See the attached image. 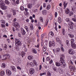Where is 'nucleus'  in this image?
<instances>
[{
  "label": "nucleus",
  "mask_w": 76,
  "mask_h": 76,
  "mask_svg": "<svg viewBox=\"0 0 76 76\" xmlns=\"http://www.w3.org/2000/svg\"><path fill=\"white\" fill-rule=\"evenodd\" d=\"M18 35L19 37H21V34L20 33H18Z\"/></svg>",
  "instance_id": "52"
},
{
  "label": "nucleus",
  "mask_w": 76,
  "mask_h": 76,
  "mask_svg": "<svg viewBox=\"0 0 76 76\" xmlns=\"http://www.w3.org/2000/svg\"><path fill=\"white\" fill-rule=\"evenodd\" d=\"M71 70H75V68L73 66L72 67V68H71Z\"/></svg>",
  "instance_id": "55"
},
{
  "label": "nucleus",
  "mask_w": 76,
  "mask_h": 76,
  "mask_svg": "<svg viewBox=\"0 0 76 76\" xmlns=\"http://www.w3.org/2000/svg\"><path fill=\"white\" fill-rule=\"evenodd\" d=\"M32 4H28V7L29 9H31V8L32 7Z\"/></svg>",
  "instance_id": "24"
},
{
  "label": "nucleus",
  "mask_w": 76,
  "mask_h": 76,
  "mask_svg": "<svg viewBox=\"0 0 76 76\" xmlns=\"http://www.w3.org/2000/svg\"><path fill=\"white\" fill-rule=\"evenodd\" d=\"M46 59L47 61H49V60H50V58H49L48 57H47L46 58Z\"/></svg>",
  "instance_id": "58"
},
{
  "label": "nucleus",
  "mask_w": 76,
  "mask_h": 76,
  "mask_svg": "<svg viewBox=\"0 0 76 76\" xmlns=\"http://www.w3.org/2000/svg\"><path fill=\"white\" fill-rule=\"evenodd\" d=\"M25 52L22 51L21 53V56H22V57H23V56H25Z\"/></svg>",
  "instance_id": "20"
},
{
  "label": "nucleus",
  "mask_w": 76,
  "mask_h": 76,
  "mask_svg": "<svg viewBox=\"0 0 76 76\" xmlns=\"http://www.w3.org/2000/svg\"><path fill=\"white\" fill-rule=\"evenodd\" d=\"M44 51H45L47 50V47L45 46H44L43 48Z\"/></svg>",
  "instance_id": "28"
},
{
  "label": "nucleus",
  "mask_w": 76,
  "mask_h": 76,
  "mask_svg": "<svg viewBox=\"0 0 76 76\" xmlns=\"http://www.w3.org/2000/svg\"><path fill=\"white\" fill-rule=\"evenodd\" d=\"M60 51V48H57L56 49V53H58V51Z\"/></svg>",
  "instance_id": "34"
},
{
  "label": "nucleus",
  "mask_w": 76,
  "mask_h": 76,
  "mask_svg": "<svg viewBox=\"0 0 76 76\" xmlns=\"http://www.w3.org/2000/svg\"><path fill=\"white\" fill-rule=\"evenodd\" d=\"M47 8L48 10H49L50 9V5H48L47 6Z\"/></svg>",
  "instance_id": "47"
},
{
  "label": "nucleus",
  "mask_w": 76,
  "mask_h": 76,
  "mask_svg": "<svg viewBox=\"0 0 76 76\" xmlns=\"http://www.w3.org/2000/svg\"><path fill=\"white\" fill-rule=\"evenodd\" d=\"M25 11H26V12H28V9L26 8L25 9Z\"/></svg>",
  "instance_id": "60"
},
{
  "label": "nucleus",
  "mask_w": 76,
  "mask_h": 76,
  "mask_svg": "<svg viewBox=\"0 0 76 76\" xmlns=\"http://www.w3.org/2000/svg\"><path fill=\"white\" fill-rule=\"evenodd\" d=\"M30 29L31 30H33L34 29V26H33V25L32 24H31L30 26Z\"/></svg>",
  "instance_id": "30"
},
{
  "label": "nucleus",
  "mask_w": 76,
  "mask_h": 76,
  "mask_svg": "<svg viewBox=\"0 0 76 76\" xmlns=\"http://www.w3.org/2000/svg\"><path fill=\"white\" fill-rule=\"evenodd\" d=\"M68 35L69 36V37L70 38H74V35L71 34H69Z\"/></svg>",
  "instance_id": "35"
},
{
  "label": "nucleus",
  "mask_w": 76,
  "mask_h": 76,
  "mask_svg": "<svg viewBox=\"0 0 76 76\" xmlns=\"http://www.w3.org/2000/svg\"><path fill=\"white\" fill-rule=\"evenodd\" d=\"M15 45L17 47L18 46H19L21 44V42H20L19 39H15Z\"/></svg>",
  "instance_id": "5"
},
{
  "label": "nucleus",
  "mask_w": 76,
  "mask_h": 76,
  "mask_svg": "<svg viewBox=\"0 0 76 76\" xmlns=\"http://www.w3.org/2000/svg\"><path fill=\"white\" fill-rule=\"evenodd\" d=\"M62 32L63 35H65V30L64 28L63 29Z\"/></svg>",
  "instance_id": "37"
},
{
  "label": "nucleus",
  "mask_w": 76,
  "mask_h": 76,
  "mask_svg": "<svg viewBox=\"0 0 76 76\" xmlns=\"http://www.w3.org/2000/svg\"><path fill=\"white\" fill-rule=\"evenodd\" d=\"M17 68L18 69H19V70H20L21 69V68L19 66H18L17 67Z\"/></svg>",
  "instance_id": "57"
},
{
  "label": "nucleus",
  "mask_w": 76,
  "mask_h": 76,
  "mask_svg": "<svg viewBox=\"0 0 76 76\" xmlns=\"http://www.w3.org/2000/svg\"><path fill=\"white\" fill-rule=\"evenodd\" d=\"M11 2V1L10 0H6L5 1V2L6 3V4H10V2Z\"/></svg>",
  "instance_id": "14"
},
{
  "label": "nucleus",
  "mask_w": 76,
  "mask_h": 76,
  "mask_svg": "<svg viewBox=\"0 0 76 76\" xmlns=\"http://www.w3.org/2000/svg\"><path fill=\"white\" fill-rule=\"evenodd\" d=\"M74 18H72V20L73 21H74V22H76V16H74Z\"/></svg>",
  "instance_id": "23"
},
{
  "label": "nucleus",
  "mask_w": 76,
  "mask_h": 76,
  "mask_svg": "<svg viewBox=\"0 0 76 76\" xmlns=\"http://www.w3.org/2000/svg\"><path fill=\"white\" fill-rule=\"evenodd\" d=\"M1 22L2 23H4H4H5V21H4V20H1Z\"/></svg>",
  "instance_id": "46"
},
{
  "label": "nucleus",
  "mask_w": 76,
  "mask_h": 76,
  "mask_svg": "<svg viewBox=\"0 0 76 76\" xmlns=\"http://www.w3.org/2000/svg\"><path fill=\"white\" fill-rule=\"evenodd\" d=\"M55 17H56H56H57V12H55Z\"/></svg>",
  "instance_id": "50"
},
{
  "label": "nucleus",
  "mask_w": 76,
  "mask_h": 76,
  "mask_svg": "<svg viewBox=\"0 0 76 76\" xmlns=\"http://www.w3.org/2000/svg\"><path fill=\"white\" fill-rule=\"evenodd\" d=\"M42 14L43 15H47V11L45 10L42 11Z\"/></svg>",
  "instance_id": "22"
},
{
  "label": "nucleus",
  "mask_w": 76,
  "mask_h": 76,
  "mask_svg": "<svg viewBox=\"0 0 76 76\" xmlns=\"http://www.w3.org/2000/svg\"><path fill=\"white\" fill-rule=\"evenodd\" d=\"M66 42L67 45H68L69 44V40H66Z\"/></svg>",
  "instance_id": "45"
},
{
  "label": "nucleus",
  "mask_w": 76,
  "mask_h": 76,
  "mask_svg": "<svg viewBox=\"0 0 76 76\" xmlns=\"http://www.w3.org/2000/svg\"><path fill=\"white\" fill-rule=\"evenodd\" d=\"M67 3H66V1H64L63 4V5L64 6V9H66V7L67 6Z\"/></svg>",
  "instance_id": "16"
},
{
  "label": "nucleus",
  "mask_w": 76,
  "mask_h": 76,
  "mask_svg": "<svg viewBox=\"0 0 76 76\" xmlns=\"http://www.w3.org/2000/svg\"><path fill=\"white\" fill-rule=\"evenodd\" d=\"M7 16V17H8V18H11V17H12V15L11 14H8Z\"/></svg>",
  "instance_id": "43"
},
{
  "label": "nucleus",
  "mask_w": 76,
  "mask_h": 76,
  "mask_svg": "<svg viewBox=\"0 0 76 76\" xmlns=\"http://www.w3.org/2000/svg\"><path fill=\"white\" fill-rule=\"evenodd\" d=\"M11 69L12 70V71L14 72H16L15 66H11Z\"/></svg>",
  "instance_id": "11"
},
{
  "label": "nucleus",
  "mask_w": 76,
  "mask_h": 76,
  "mask_svg": "<svg viewBox=\"0 0 76 76\" xmlns=\"http://www.w3.org/2000/svg\"><path fill=\"white\" fill-rule=\"evenodd\" d=\"M48 20H49L48 19H47L46 20V23H48Z\"/></svg>",
  "instance_id": "59"
},
{
  "label": "nucleus",
  "mask_w": 76,
  "mask_h": 76,
  "mask_svg": "<svg viewBox=\"0 0 76 76\" xmlns=\"http://www.w3.org/2000/svg\"><path fill=\"white\" fill-rule=\"evenodd\" d=\"M56 45V43L54 41H49V45L50 47H51L52 46L54 47Z\"/></svg>",
  "instance_id": "6"
},
{
  "label": "nucleus",
  "mask_w": 76,
  "mask_h": 76,
  "mask_svg": "<svg viewBox=\"0 0 76 76\" xmlns=\"http://www.w3.org/2000/svg\"><path fill=\"white\" fill-rule=\"evenodd\" d=\"M70 12V11L68 9H67L66 10H65V13L66 14H69V13Z\"/></svg>",
  "instance_id": "26"
},
{
  "label": "nucleus",
  "mask_w": 76,
  "mask_h": 76,
  "mask_svg": "<svg viewBox=\"0 0 76 76\" xmlns=\"http://www.w3.org/2000/svg\"><path fill=\"white\" fill-rule=\"evenodd\" d=\"M70 23V24H69L70 25L69 28L71 29H73V26L74 25V24L72 22H71Z\"/></svg>",
  "instance_id": "9"
},
{
  "label": "nucleus",
  "mask_w": 76,
  "mask_h": 76,
  "mask_svg": "<svg viewBox=\"0 0 76 76\" xmlns=\"http://www.w3.org/2000/svg\"><path fill=\"white\" fill-rule=\"evenodd\" d=\"M42 68V66H41V65H40L39 66V70H41V68Z\"/></svg>",
  "instance_id": "51"
},
{
  "label": "nucleus",
  "mask_w": 76,
  "mask_h": 76,
  "mask_svg": "<svg viewBox=\"0 0 76 76\" xmlns=\"http://www.w3.org/2000/svg\"><path fill=\"white\" fill-rule=\"evenodd\" d=\"M66 20L67 22H69V24H70V22H70V19L69 18H67L66 19Z\"/></svg>",
  "instance_id": "17"
},
{
  "label": "nucleus",
  "mask_w": 76,
  "mask_h": 76,
  "mask_svg": "<svg viewBox=\"0 0 76 76\" xmlns=\"http://www.w3.org/2000/svg\"><path fill=\"white\" fill-rule=\"evenodd\" d=\"M32 51L33 53H34V54H37V50L34 49H32Z\"/></svg>",
  "instance_id": "27"
},
{
  "label": "nucleus",
  "mask_w": 76,
  "mask_h": 76,
  "mask_svg": "<svg viewBox=\"0 0 76 76\" xmlns=\"http://www.w3.org/2000/svg\"><path fill=\"white\" fill-rule=\"evenodd\" d=\"M68 53L69 54L71 55H73L74 54V52H73V49H70L68 50Z\"/></svg>",
  "instance_id": "7"
},
{
  "label": "nucleus",
  "mask_w": 76,
  "mask_h": 76,
  "mask_svg": "<svg viewBox=\"0 0 76 76\" xmlns=\"http://www.w3.org/2000/svg\"><path fill=\"white\" fill-rule=\"evenodd\" d=\"M3 37H4L5 38H7V36L6 35H3Z\"/></svg>",
  "instance_id": "63"
},
{
  "label": "nucleus",
  "mask_w": 76,
  "mask_h": 76,
  "mask_svg": "<svg viewBox=\"0 0 76 76\" xmlns=\"http://www.w3.org/2000/svg\"><path fill=\"white\" fill-rule=\"evenodd\" d=\"M6 72L7 74L8 75V76H10L11 75V74H12L11 71L9 70H6Z\"/></svg>",
  "instance_id": "12"
},
{
  "label": "nucleus",
  "mask_w": 76,
  "mask_h": 76,
  "mask_svg": "<svg viewBox=\"0 0 76 76\" xmlns=\"http://www.w3.org/2000/svg\"><path fill=\"white\" fill-rule=\"evenodd\" d=\"M53 70H54V71H56V70H57V68H56V67H55L54 66H53Z\"/></svg>",
  "instance_id": "41"
},
{
  "label": "nucleus",
  "mask_w": 76,
  "mask_h": 76,
  "mask_svg": "<svg viewBox=\"0 0 76 76\" xmlns=\"http://www.w3.org/2000/svg\"><path fill=\"white\" fill-rule=\"evenodd\" d=\"M63 58V55H62V56L61 57L60 60L59 62H56V66L58 67H60L61 66V61L62 60V58Z\"/></svg>",
  "instance_id": "4"
},
{
  "label": "nucleus",
  "mask_w": 76,
  "mask_h": 76,
  "mask_svg": "<svg viewBox=\"0 0 76 76\" xmlns=\"http://www.w3.org/2000/svg\"><path fill=\"white\" fill-rule=\"evenodd\" d=\"M55 29L56 31H57V26H56L55 27Z\"/></svg>",
  "instance_id": "56"
},
{
  "label": "nucleus",
  "mask_w": 76,
  "mask_h": 76,
  "mask_svg": "<svg viewBox=\"0 0 76 76\" xmlns=\"http://www.w3.org/2000/svg\"><path fill=\"white\" fill-rule=\"evenodd\" d=\"M1 27H2V28L5 27V25H4V24H1Z\"/></svg>",
  "instance_id": "54"
},
{
  "label": "nucleus",
  "mask_w": 76,
  "mask_h": 76,
  "mask_svg": "<svg viewBox=\"0 0 76 76\" xmlns=\"http://www.w3.org/2000/svg\"><path fill=\"white\" fill-rule=\"evenodd\" d=\"M75 41V40L74 39H71V44L74 43V42Z\"/></svg>",
  "instance_id": "40"
},
{
  "label": "nucleus",
  "mask_w": 76,
  "mask_h": 76,
  "mask_svg": "<svg viewBox=\"0 0 76 76\" xmlns=\"http://www.w3.org/2000/svg\"><path fill=\"white\" fill-rule=\"evenodd\" d=\"M19 0H17L16 1V3H17V4H18L19 3Z\"/></svg>",
  "instance_id": "61"
},
{
  "label": "nucleus",
  "mask_w": 76,
  "mask_h": 76,
  "mask_svg": "<svg viewBox=\"0 0 76 76\" xmlns=\"http://www.w3.org/2000/svg\"><path fill=\"white\" fill-rule=\"evenodd\" d=\"M28 60H33V59H34V58L32 56H28Z\"/></svg>",
  "instance_id": "18"
},
{
  "label": "nucleus",
  "mask_w": 76,
  "mask_h": 76,
  "mask_svg": "<svg viewBox=\"0 0 76 76\" xmlns=\"http://www.w3.org/2000/svg\"><path fill=\"white\" fill-rule=\"evenodd\" d=\"M40 5L39 4H37V7H38Z\"/></svg>",
  "instance_id": "62"
},
{
  "label": "nucleus",
  "mask_w": 76,
  "mask_h": 76,
  "mask_svg": "<svg viewBox=\"0 0 76 76\" xmlns=\"http://www.w3.org/2000/svg\"><path fill=\"white\" fill-rule=\"evenodd\" d=\"M69 15L70 16H72L73 15V12H71L69 13Z\"/></svg>",
  "instance_id": "42"
},
{
  "label": "nucleus",
  "mask_w": 76,
  "mask_h": 76,
  "mask_svg": "<svg viewBox=\"0 0 76 76\" xmlns=\"http://www.w3.org/2000/svg\"><path fill=\"white\" fill-rule=\"evenodd\" d=\"M58 70H59V72L60 73H61L62 72H63V70L61 69L60 68H59L58 69Z\"/></svg>",
  "instance_id": "25"
},
{
  "label": "nucleus",
  "mask_w": 76,
  "mask_h": 76,
  "mask_svg": "<svg viewBox=\"0 0 76 76\" xmlns=\"http://www.w3.org/2000/svg\"><path fill=\"white\" fill-rule=\"evenodd\" d=\"M61 50L63 52L64 51V48H63L62 47H61Z\"/></svg>",
  "instance_id": "53"
},
{
  "label": "nucleus",
  "mask_w": 76,
  "mask_h": 76,
  "mask_svg": "<svg viewBox=\"0 0 76 76\" xmlns=\"http://www.w3.org/2000/svg\"><path fill=\"white\" fill-rule=\"evenodd\" d=\"M44 35L43 34H42L41 35V41H43V39H43V38H44Z\"/></svg>",
  "instance_id": "38"
},
{
  "label": "nucleus",
  "mask_w": 76,
  "mask_h": 76,
  "mask_svg": "<svg viewBox=\"0 0 76 76\" xmlns=\"http://www.w3.org/2000/svg\"><path fill=\"white\" fill-rule=\"evenodd\" d=\"M12 10V13H13V15L15 16L16 15V11L15 10Z\"/></svg>",
  "instance_id": "29"
},
{
  "label": "nucleus",
  "mask_w": 76,
  "mask_h": 76,
  "mask_svg": "<svg viewBox=\"0 0 76 76\" xmlns=\"http://www.w3.org/2000/svg\"><path fill=\"white\" fill-rule=\"evenodd\" d=\"M56 40L57 42H59L60 44H61V41L60 40V39L58 38H56Z\"/></svg>",
  "instance_id": "15"
},
{
  "label": "nucleus",
  "mask_w": 76,
  "mask_h": 76,
  "mask_svg": "<svg viewBox=\"0 0 76 76\" xmlns=\"http://www.w3.org/2000/svg\"><path fill=\"white\" fill-rule=\"evenodd\" d=\"M20 9L21 10H24L25 8L23 6H21L20 7Z\"/></svg>",
  "instance_id": "31"
},
{
  "label": "nucleus",
  "mask_w": 76,
  "mask_h": 76,
  "mask_svg": "<svg viewBox=\"0 0 76 76\" xmlns=\"http://www.w3.org/2000/svg\"><path fill=\"white\" fill-rule=\"evenodd\" d=\"M7 46L6 45H4V50H6L7 49Z\"/></svg>",
  "instance_id": "39"
},
{
  "label": "nucleus",
  "mask_w": 76,
  "mask_h": 76,
  "mask_svg": "<svg viewBox=\"0 0 76 76\" xmlns=\"http://www.w3.org/2000/svg\"><path fill=\"white\" fill-rule=\"evenodd\" d=\"M35 70L33 68H31L29 70V73L31 75H33L34 73Z\"/></svg>",
  "instance_id": "10"
},
{
  "label": "nucleus",
  "mask_w": 76,
  "mask_h": 76,
  "mask_svg": "<svg viewBox=\"0 0 76 76\" xmlns=\"http://www.w3.org/2000/svg\"><path fill=\"white\" fill-rule=\"evenodd\" d=\"M50 20H52V19H53V16H52V15H50Z\"/></svg>",
  "instance_id": "49"
},
{
  "label": "nucleus",
  "mask_w": 76,
  "mask_h": 76,
  "mask_svg": "<svg viewBox=\"0 0 76 76\" xmlns=\"http://www.w3.org/2000/svg\"><path fill=\"white\" fill-rule=\"evenodd\" d=\"M13 25L15 26L16 28H18L19 27V25L17 23H13Z\"/></svg>",
  "instance_id": "8"
},
{
  "label": "nucleus",
  "mask_w": 76,
  "mask_h": 76,
  "mask_svg": "<svg viewBox=\"0 0 76 76\" xmlns=\"http://www.w3.org/2000/svg\"><path fill=\"white\" fill-rule=\"evenodd\" d=\"M16 18H15L14 19L13 21L14 22H16Z\"/></svg>",
  "instance_id": "64"
},
{
  "label": "nucleus",
  "mask_w": 76,
  "mask_h": 76,
  "mask_svg": "<svg viewBox=\"0 0 76 76\" xmlns=\"http://www.w3.org/2000/svg\"><path fill=\"white\" fill-rule=\"evenodd\" d=\"M40 20L41 22H43V19H42V17H40Z\"/></svg>",
  "instance_id": "48"
},
{
  "label": "nucleus",
  "mask_w": 76,
  "mask_h": 76,
  "mask_svg": "<svg viewBox=\"0 0 76 76\" xmlns=\"http://www.w3.org/2000/svg\"><path fill=\"white\" fill-rule=\"evenodd\" d=\"M25 28L26 29L27 32H28L29 31V29L28 28V27H27V26H26L25 27Z\"/></svg>",
  "instance_id": "32"
},
{
  "label": "nucleus",
  "mask_w": 76,
  "mask_h": 76,
  "mask_svg": "<svg viewBox=\"0 0 76 76\" xmlns=\"http://www.w3.org/2000/svg\"><path fill=\"white\" fill-rule=\"evenodd\" d=\"M71 45L72 47V48H74V49L76 48V45L75 43H71Z\"/></svg>",
  "instance_id": "13"
},
{
  "label": "nucleus",
  "mask_w": 76,
  "mask_h": 76,
  "mask_svg": "<svg viewBox=\"0 0 76 76\" xmlns=\"http://www.w3.org/2000/svg\"><path fill=\"white\" fill-rule=\"evenodd\" d=\"M4 75V71H2L1 72V76H3V75Z\"/></svg>",
  "instance_id": "36"
},
{
  "label": "nucleus",
  "mask_w": 76,
  "mask_h": 76,
  "mask_svg": "<svg viewBox=\"0 0 76 76\" xmlns=\"http://www.w3.org/2000/svg\"><path fill=\"white\" fill-rule=\"evenodd\" d=\"M4 60L8 59L9 60H10V55L9 54H6L3 56Z\"/></svg>",
  "instance_id": "3"
},
{
  "label": "nucleus",
  "mask_w": 76,
  "mask_h": 76,
  "mask_svg": "<svg viewBox=\"0 0 76 76\" xmlns=\"http://www.w3.org/2000/svg\"><path fill=\"white\" fill-rule=\"evenodd\" d=\"M48 76H51V74L49 72H47Z\"/></svg>",
  "instance_id": "33"
},
{
  "label": "nucleus",
  "mask_w": 76,
  "mask_h": 76,
  "mask_svg": "<svg viewBox=\"0 0 76 76\" xmlns=\"http://www.w3.org/2000/svg\"><path fill=\"white\" fill-rule=\"evenodd\" d=\"M0 7L2 10H5L7 9V7L5 6L4 2H1V3H0Z\"/></svg>",
  "instance_id": "2"
},
{
  "label": "nucleus",
  "mask_w": 76,
  "mask_h": 76,
  "mask_svg": "<svg viewBox=\"0 0 76 76\" xmlns=\"http://www.w3.org/2000/svg\"><path fill=\"white\" fill-rule=\"evenodd\" d=\"M21 33L23 35H25V34H26V32H25V31L24 29H23V31H21Z\"/></svg>",
  "instance_id": "21"
},
{
  "label": "nucleus",
  "mask_w": 76,
  "mask_h": 76,
  "mask_svg": "<svg viewBox=\"0 0 76 76\" xmlns=\"http://www.w3.org/2000/svg\"><path fill=\"white\" fill-rule=\"evenodd\" d=\"M1 66L2 67L4 68L6 67V65H5V64L4 63H3L2 64Z\"/></svg>",
  "instance_id": "44"
},
{
  "label": "nucleus",
  "mask_w": 76,
  "mask_h": 76,
  "mask_svg": "<svg viewBox=\"0 0 76 76\" xmlns=\"http://www.w3.org/2000/svg\"><path fill=\"white\" fill-rule=\"evenodd\" d=\"M58 22L59 23H61V18L58 17Z\"/></svg>",
  "instance_id": "19"
},
{
  "label": "nucleus",
  "mask_w": 76,
  "mask_h": 76,
  "mask_svg": "<svg viewBox=\"0 0 76 76\" xmlns=\"http://www.w3.org/2000/svg\"><path fill=\"white\" fill-rule=\"evenodd\" d=\"M65 58V57H64V55H62V61L61 62V67H62V68H64L65 67H66V63H65V62H64V58Z\"/></svg>",
  "instance_id": "1"
}]
</instances>
